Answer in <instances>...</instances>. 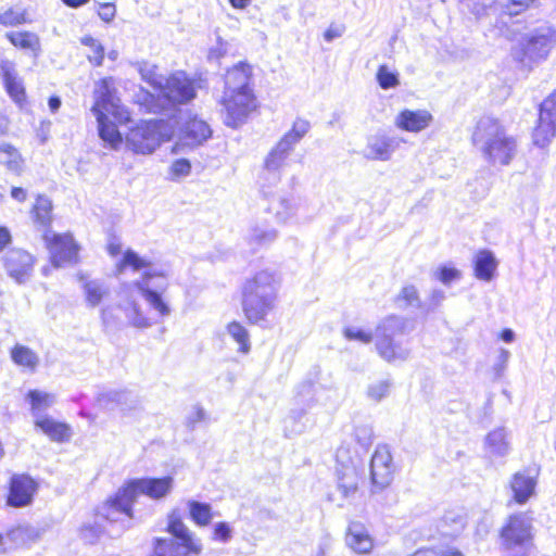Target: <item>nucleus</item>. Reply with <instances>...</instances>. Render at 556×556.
I'll return each mask as SVG.
<instances>
[{
	"mask_svg": "<svg viewBox=\"0 0 556 556\" xmlns=\"http://www.w3.org/2000/svg\"><path fill=\"white\" fill-rule=\"evenodd\" d=\"M370 478L377 491L388 488L393 482L394 465L392 455L386 446H378L371 456Z\"/></svg>",
	"mask_w": 556,
	"mask_h": 556,
	"instance_id": "dca6fc26",
	"label": "nucleus"
},
{
	"mask_svg": "<svg viewBox=\"0 0 556 556\" xmlns=\"http://www.w3.org/2000/svg\"><path fill=\"white\" fill-rule=\"evenodd\" d=\"M0 77L3 88L10 99L20 108L28 105V96L23 79L15 73L14 68L8 65L0 66Z\"/></svg>",
	"mask_w": 556,
	"mask_h": 556,
	"instance_id": "aec40b11",
	"label": "nucleus"
},
{
	"mask_svg": "<svg viewBox=\"0 0 556 556\" xmlns=\"http://www.w3.org/2000/svg\"><path fill=\"white\" fill-rule=\"evenodd\" d=\"M497 261L490 250H479L473 261V275L479 280L490 281L494 278Z\"/></svg>",
	"mask_w": 556,
	"mask_h": 556,
	"instance_id": "393cba45",
	"label": "nucleus"
},
{
	"mask_svg": "<svg viewBox=\"0 0 556 556\" xmlns=\"http://www.w3.org/2000/svg\"><path fill=\"white\" fill-rule=\"evenodd\" d=\"M151 265L152 263L149 260L141 257L134 250L127 249L124 251L122 258L115 264V271L123 274L128 268L137 271L149 268Z\"/></svg>",
	"mask_w": 556,
	"mask_h": 556,
	"instance_id": "7c9ffc66",
	"label": "nucleus"
},
{
	"mask_svg": "<svg viewBox=\"0 0 556 556\" xmlns=\"http://www.w3.org/2000/svg\"><path fill=\"white\" fill-rule=\"evenodd\" d=\"M48 104H49V108L51 110V112H56L60 106H61V100L59 97L56 96H51L49 99H48Z\"/></svg>",
	"mask_w": 556,
	"mask_h": 556,
	"instance_id": "052dcab7",
	"label": "nucleus"
},
{
	"mask_svg": "<svg viewBox=\"0 0 556 556\" xmlns=\"http://www.w3.org/2000/svg\"><path fill=\"white\" fill-rule=\"evenodd\" d=\"M189 517L198 527H206L212 522L214 513L208 503L189 501L187 503Z\"/></svg>",
	"mask_w": 556,
	"mask_h": 556,
	"instance_id": "c756f323",
	"label": "nucleus"
},
{
	"mask_svg": "<svg viewBox=\"0 0 556 556\" xmlns=\"http://www.w3.org/2000/svg\"><path fill=\"white\" fill-rule=\"evenodd\" d=\"M52 211V202L43 195H37L30 211L34 223L43 228L45 231H51L53 222Z\"/></svg>",
	"mask_w": 556,
	"mask_h": 556,
	"instance_id": "cd10ccee",
	"label": "nucleus"
},
{
	"mask_svg": "<svg viewBox=\"0 0 556 556\" xmlns=\"http://www.w3.org/2000/svg\"><path fill=\"white\" fill-rule=\"evenodd\" d=\"M500 338H501L503 341H505V342L509 343V342H511V341L514 340L515 334H514V332H513V330H511V329L506 328V329H503V330L500 332Z\"/></svg>",
	"mask_w": 556,
	"mask_h": 556,
	"instance_id": "e2e57ef3",
	"label": "nucleus"
},
{
	"mask_svg": "<svg viewBox=\"0 0 556 556\" xmlns=\"http://www.w3.org/2000/svg\"><path fill=\"white\" fill-rule=\"evenodd\" d=\"M93 97L94 101L91 111L98 122L99 136L112 148L116 149L123 142L117 124L125 125L129 123L130 113L122 104L111 77L101 78L96 83Z\"/></svg>",
	"mask_w": 556,
	"mask_h": 556,
	"instance_id": "7ed1b4c3",
	"label": "nucleus"
},
{
	"mask_svg": "<svg viewBox=\"0 0 556 556\" xmlns=\"http://www.w3.org/2000/svg\"><path fill=\"white\" fill-rule=\"evenodd\" d=\"M337 475L338 488L345 497L354 495L364 480L358 467L337 468Z\"/></svg>",
	"mask_w": 556,
	"mask_h": 556,
	"instance_id": "a878e982",
	"label": "nucleus"
},
{
	"mask_svg": "<svg viewBox=\"0 0 556 556\" xmlns=\"http://www.w3.org/2000/svg\"><path fill=\"white\" fill-rule=\"evenodd\" d=\"M26 397L29 401L33 410L49 407L53 402L52 395L38 390H29Z\"/></svg>",
	"mask_w": 556,
	"mask_h": 556,
	"instance_id": "58836bf2",
	"label": "nucleus"
},
{
	"mask_svg": "<svg viewBox=\"0 0 556 556\" xmlns=\"http://www.w3.org/2000/svg\"><path fill=\"white\" fill-rule=\"evenodd\" d=\"M10 356L15 365L29 371H35L39 364L37 353L23 344H14L10 351Z\"/></svg>",
	"mask_w": 556,
	"mask_h": 556,
	"instance_id": "c85d7f7f",
	"label": "nucleus"
},
{
	"mask_svg": "<svg viewBox=\"0 0 556 556\" xmlns=\"http://www.w3.org/2000/svg\"><path fill=\"white\" fill-rule=\"evenodd\" d=\"M30 22L31 20L26 10L18 11L14 8H9L0 13V25L3 27H16Z\"/></svg>",
	"mask_w": 556,
	"mask_h": 556,
	"instance_id": "f704fd0d",
	"label": "nucleus"
},
{
	"mask_svg": "<svg viewBox=\"0 0 556 556\" xmlns=\"http://www.w3.org/2000/svg\"><path fill=\"white\" fill-rule=\"evenodd\" d=\"M106 252L112 257H115V256L119 255L121 252H122V244H121V242L117 239H115V238L110 240L109 243L106 244Z\"/></svg>",
	"mask_w": 556,
	"mask_h": 556,
	"instance_id": "6e6d98bb",
	"label": "nucleus"
},
{
	"mask_svg": "<svg viewBox=\"0 0 556 556\" xmlns=\"http://www.w3.org/2000/svg\"><path fill=\"white\" fill-rule=\"evenodd\" d=\"M407 556H435V547L422 546L408 554Z\"/></svg>",
	"mask_w": 556,
	"mask_h": 556,
	"instance_id": "13d9d810",
	"label": "nucleus"
},
{
	"mask_svg": "<svg viewBox=\"0 0 556 556\" xmlns=\"http://www.w3.org/2000/svg\"><path fill=\"white\" fill-rule=\"evenodd\" d=\"M153 276H154V275H152V274H146V275H144V277H146V278H150V277H153Z\"/></svg>",
	"mask_w": 556,
	"mask_h": 556,
	"instance_id": "69168bd1",
	"label": "nucleus"
},
{
	"mask_svg": "<svg viewBox=\"0 0 556 556\" xmlns=\"http://www.w3.org/2000/svg\"><path fill=\"white\" fill-rule=\"evenodd\" d=\"M191 172V163L187 159L175 160L169 168L173 178H179L189 175Z\"/></svg>",
	"mask_w": 556,
	"mask_h": 556,
	"instance_id": "c03bdc74",
	"label": "nucleus"
},
{
	"mask_svg": "<svg viewBox=\"0 0 556 556\" xmlns=\"http://www.w3.org/2000/svg\"><path fill=\"white\" fill-rule=\"evenodd\" d=\"M433 122V116L428 110H402L396 118L395 126L407 132H420L427 129Z\"/></svg>",
	"mask_w": 556,
	"mask_h": 556,
	"instance_id": "412c9836",
	"label": "nucleus"
},
{
	"mask_svg": "<svg viewBox=\"0 0 556 556\" xmlns=\"http://www.w3.org/2000/svg\"><path fill=\"white\" fill-rule=\"evenodd\" d=\"M136 286L141 290L142 295L146 298V300L155 308L159 311V313L164 316L168 313L167 305L163 302L161 295L150 289L143 288L141 283L137 282Z\"/></svg>",
	"mask_w": 556,
	"mask_h": 556,
	"instance_id": "ea45409f",
	"label": "nucleus"
},
{
	"mask_svg": "<svg viewBox=\"0 0 556 556\" xmlns=\"http://www.w3.org/2000/svg\"><path fill=\"white\" fill-rule=\"evenodd\" d=\"M165 531L173 536L155 538L150 556H199L203 552L201 540L188 528L177 510L167 515Z\"/></svg>",
	"mask_w": 556,
	"mask_h": 556,
	"instance_id": "423d86ee",
	"label": "nucleus"
},
{
	"mask_svg": "<svg viewBox=\"0 0 556 556\" xmlns=\"http://www.w3.org/2000/svg\"><path fill=\"white\" fill-rule=\"evenodd\" d=\"M172 476L138 478L127 480L113 495L109 496L101 506V515L109 521H116L114 515L123 514L134 517V503L140 495L152 500L166 497L173 490Z\"/></svg>",
	"mask_w": 556,
	"mask_h": 556,
	"instance_id": "20e7f679",
	"label": "nucleus"
},
{
	"mask_svg": "<svg viewBox=\"0 0 556 556\" xmlns=\"http://www.w3.org/2000/svg\"><path fill=\"white\" fill-rule=\"evenodd\" d=\"M12 242V235L8 227L0 226V252H2Z\"/></svg>",
	"mask_w": 556,
	"mask_h": 556,
	"instance_id": "864d4df0",
	"label": "nucleus"
},
{
	"mask_svg": "<svg viewBox=\"0 0 556 556\" xmlns=\"http://www.w3.org/2000/svg\"><path fill=\"white\" fill-rule=\"evenodd\" d=\"M279 282L273 271L263 269L247 278L240 289V305L248 325H263L274 312Z\"/></svg>",
	"mask_w": 556,
	"mask_h": 556,
	"instance_id": "39448f33",
	"label": "nucleus"
},
{
	"mask_svg": "<svg viewBox=\"0 0 556 556\" xmlns=\"http://www.w3.org/2000/svg\"><path fill=\"white\" fill-rule=\"evenodd\" d=\"M116 14V7L112 2L100 3L98 8L99 17L105 22L111 23Z\"/></svg>",
	"mask_w": 556,
	"mask_h": 556,
	"instance_id": "de8ad7c7",
	"label": "nucleus"
},
{
	"mask_svg": "<svg viewBox=\"0 0 556 556\" xmlns=\"http://www.w3.org/2000/svg\"><path fill=\"white\" fill-rule=\"evenodd\" d=\"M406 332V321L399 316L390 315L378 323L374 337L375 346L379 356L389 363L404 359L407 352L399 338Z\"/></svg>",
	"mask_w": 556,
	"mask_h": 556,
	"instance_id": "9d476101",
	"label": "nucleus"
},
{
	"mask_svg": "<svg viewBox=\"0 0 556 556\" xmlns=\"http://www.w3.org/2000/svg\"><path fill=\"white\" fill-rule=\"evenodd\" d=\"M357 459L356 453L350 444H340L334 453V460L337 468L346 469V467H357L355 460Z\"/></svg>",
	"mask_w": 556,
	"mask_h": 556,
	"instance_id": "c9c22d12",
	"label": "nucleus"
},
{
	"mask_svg": "<svg viewBox=\"0 0 556 556\" xmlns=\"http://www.w3.org/2000/svg\"><path fill=\"white\" fill-rule=\"evenodd\" d=\"M309 124L306 121H296L291 129L287 131L269 152L266 159V165L271 168L278 167L287 155L293 150V147L308 131Z\"/></svg>",
	"mask_w": 556,
	"mask_h": 556,
	"instance_id": "2eb2a0df",
	"label": "nucleus"
},
{
	"mask_svg": "<svg viewBox=\"0 0 556 556\" xmlns=\"http://www.w3.org/2000/svg\"><path fill=\"white\" fill-rule=\"evenodd\" d=\"M535 0H505L504 7L509 15H518L528 10Z\"/></svg>",
	"mask_w": 556,
	"mask_h": 556,
	"instance_id": "37998d69",
	"label": "nucleus"
},
{
	"mask_svg": "<svg viewBox=\"0 0 556 556\" xmlns=\"http://www.w3.org/2000/svg\"><path fill=\"white\" fill-rule=\"evenodd\" d=\"M344 543L356 555H369L376 546L375 539L368 528L357 520L349 522L344 532Z\"/></svg>",
	"mask_w": 556,
	"mask_h": 556,
	"instance_id": "a211bd4d",
	"label": "nucleus"
},
{
	"mask_svg": "<svg viewBox=\"0 0 556 556\" xmlns=\"http://www.w3.org/2000/svg\"><path fill=\"white\" fill-rule=\"evenodd\" d=\"M438 278L442 283L448 285L460 278V271L455 267L442 266L438 270Z\"/></svg>",
	"mask_w": 556,
	"mask_h": 556,
	"instance_id": "49530a36",
	"label": "nucleus"
},
{
	"mask_svg": "<svg viewBox=\"0 0 556 556\" xmlns=\"http://www.w3.org/2000/svg\"><path fill=\"white\" fill-rule=\"evenodd\" d=\"M101 323L105 328H109L116 323V316L113 307H104L100 312Z\"/></svg>",
	"mask_w": 556,
	"mask_h": 556,
	"instance_id": "3c124183",
	"label": "nucleus"
},
{
	"mask_svg": "<svg viewBox=\"0 0 556 556\" xmlns=\"http://www.w3.org/2000/svg\"><path fill=\"white\" fill-rule=\"evenodd\" d=\"M83 43L87 45V46H90V47H96V64L97 65H100L104 59V50L101 46L97 45L96 40L91 37H86L83 39Z\"/></svg>",
	"mask_w": 556,
	"mask_h": 556,
	"instance_id": "603ef678",
	"label": "nucleus"
},
{
	"mask_svg": "<svg viewBox=\"0 0 556 556\" xmlns=\"http://www.w3.org/2000/svg\"><path fill=\"white\" fill-rule=\"evenodd\" d=\"M390 393V383L388 381H378L368 387L367 394L374 401H381Z\"/></svg>",
	"mask_w": 556,
	"mask_h": 556,
	"instance_id": "79ce46f5",
	"label": "nucleus"
},
{
	"mask_svg": "<svg viewBox=\"0 0 556 556\" xmlns=\"http://www.w3.org/2000/svg\"><path fill=\"white\" fill-rule=\"evenodd\" d=\"M0 153L5 155L4 165L7 169L15 174H21L24 167V159L18 149L12 143L0 144Z\"/></svg>",
	"mask_w": 556,
	"mask_h": 556,
	"instance_id": "72a5a7b5",
	"label": "nucleus"
},
{
	"mask_svg": "<svg viewBox=\"0 0 556 556\" xmlns=\"http://www.w3.org/2000/svg\"><path fill=\"white\" fill-rule=\"evenodd\" d=\"M218 104L224 124L233 129L245 124L258 111L260 103L254 91L253 67L250 63L240 61L226 70Z\"/></svg>",
	"mask_w": 556,
	"mask_h": 556,
	"instance_id": "f257e3e1",
	"label": "nucleus"
},
{
	"mask_svg": "<svg viewBox=\"0 0 556 556\" xmlns=\"http://www.w3.org/2000/svg\"><path fill=\"white\" fill-rule=\"evenodd\" d=\"M11 197L18 202H25L27 199V192L22 187H13L11 189Z\"/></svg>",
	"mask_w": 556,
	"mask_h": 556,
	"instance_id": "bf43d9fd",
	"label": "nucleus"
},
{
	"mask_svg": "<svg viewBox=\"0 0 556 556\" xmlns=\"http://www.w3.org/2000/svg\"><path fill=\"white\" fill-rule=\"evenodd\" d=\"M83 291L87 304L91 307L100 305L109 295L108 288L99 281L88 280L83 283Z\"/></svg>",
	"mask_w": 556,
	"mask_h": 556,
	"instance_id": "2f4dec72",
	"label": "nucleus"
},
{
	"mask_svg": "<svg viewBox=\"0 0 556 556\" xmlns=\"http://www.w3.org/2000/svg\"><path fill=\"white\" fill-rule=\"evenodd\" d=\"M39 428L51 441L63 443L70 441L73 431L68 424L43 416L35 420Z\"/></svg>",
	"mask_w": 556,
	"mask_h": 556,
	"instance_id": "b1692460",
	"label": "nucleus"
},
{
	"mask_svg": "<svg viewBox=\"0 0 556 556\" xmlns=\"http://www.w3.org/2000/svg\"><path fill=\"white\" fill-rule=\"evenodd\" d=\"M231 538V529L225 521L217 522L212 532V539L214 541L227 542Z\"/></svg>",
	"mask_w": 556,
	"mask_h": 556,
	"instance_id": "a18cd8bd",
	"label": "nucleus"
},
{
	"mask_svg": "<svg viewBox=\"0 0 556 556\" xmlns=\"http://www.w3.org/2000/svg\"><path fill=\"white\" fill-rule=\"evenodd\" d=\"M131 309H132L134 315L131 316L130 324L134 327L147 328V327L151 326V324H152L151 320L148 317L141 315V313L139 312L138 305L136 303H131Z\"/></svg>",
	"mask_w": 556,
	"mask_h": 556,
	"instance_id": "09e8293b",
	"label": "nucleus"
},
{
	"mask_svg": "<svg viewBox=\"0 0 556 556\" xmlns=\"http://www.w3.org/2000/svg\"><path fill=\"white\" fill-rule=\"evenodd\" d=\"M2 542H3V535L0 534V543H2Z\"/></svg>",
	"mask_w": 556,
	"mask_h": 556,
	"instance_id": "338daca9",
	"label": "nucleus"
},
{
	"mask_svg": "<svg viewBox=\"0 0 556 556\" xmlns=\"http://www.w3.org/2000/svg\"><path fill=\"white\" fill-rule=\"evenodd\" d=\"M38 483L29 475H13L9 481L7 504L11 507H24L31 503Z\"/></svg>",
	"mask_w": 556,
	"mask_h": 556,
	"instance_id": "f3484780",
	"label": "nucleus"
},
{
	"mask_svg": "<svg viewBox=\"0 0 556 556\" xmlns=\"http://www.w3.org/2000/svg\"><path fill=\"white\" fill-rule=\"evenodd\" d=\"M228 334L239 344L238 352L248 354L251 350L250 336L248 329L238 320H231L227 324Z\"/></svg>",
	"mask_w": 556,
	"mask_h": 556,
	"instance_id": "473e14b6",
	"label": "nucleus"
},
{
	"mask_svg": "<svg viewBox=\"0 0 556 556\" xmlns=\"http://www.w3.org/2000/svg\"><path fill=\"white\" fill-rule=\"evenodd\" d=\"M539 471V468H525L511 476L509 488L513 492L514 503L523 505L534 495Z\"/></svg>",
	"mask_w": 556,
	"mask_h": 556,
	"instance_id": "6ab92c4d",
	"label": "nucleus"
},
{
	"mask_svg": "<svg viewBox=\"0 0 556 556\" xmlns=\"http://www.w3.org/2000/svg\"><path fill=\"white\" fill-rule=\"evenodd\" d=\"M556 136V89L540 104L539 117L532 131V141L536 147L544 148Z\"/></svg>",
	"mask_w": 556,
	"mask_h": 556,
	"instance_id": "ddd939ff",
	"label": "nucleus"
},
{
	"mask_svg": "<svg viewBox=\"0 0 556 556\" xmlns=\"http://www.w3.org/2000/svg\"><path fill=\"white\" fill-rule=\"evenodd\" d=\"M5 39L18 51L37 59L42 52L41 39L35 31L21 29L9 31Z\"/></svg>",
	"mask_w": 556,
	"mask_h": 556,
	"instance_id": "4be33fe9",
	"label": "nucleus"
},
{
	"mask_svg": "<svg viewBox=\"0 0 556 556\" xmlns=\"http://www.w3.org/2000/svg\"><path fill=\"white\" fill-rule=\"evenodd\" d=\"M37 258L27 250L13 248L3 256V268L16 283H25L31 276Z\"/></svg>",
	"mask_w": 556,
	"mask_h": 556,
	"instance_id": "4468645a",
	"label": "nucleus"
},
{
	"mask_svg": "<svg viewBox=\"0 0 556 556\" xmlns=\"http://www.w3.org/2000/svg\"><path fill=\"white\" fill-rule=\"evenodd\" d=\"M166 122L162 119L140 121L126 134V144L137 154H150L162 142L170 139L165 135Z\"/></svg>",
	"mask_w": 556,
	"mask_h": 556,
	"instance_id": "9b49d317",
	"label": "nucleus"
},
{
	"mask_svg": "<svg viewBox=\"0 0 556 556\" xmlns=\"http://www.w3.org/2000/svg\"><path fill=\"white\" fill-rule=\"evenodd\" d=\"M67 7L70 8H78V7H81L84 4H86L87 2H89L90 0H62Z\"/></svg>",
	"mask_w": 556,
	"mask_h": 556,
	"instance_id": "0e129e2a",
	"label": "nucleus"
},
{
	"mask_svg": "<svg viewBox=\"0 0 556 556\" xmlns=\"http://www.w3.org/2000/svg\"><path fill=\"white\" fill-rule=\"evenodd\" d=\"M369 154L375 160L386 161L390 157L393 146L391 140L386 138L376 139L368 146Z\"/></svg>",
	"mask_w": 556,
	"mask_h": 556,
	"instance_id": "e433bc0d",
	"label": "nucleus"
},
{
	"mask_svg": "<svg viewBox=\"0 0 556 556\" xmlns=\"http://www.w3.org/2000/svg\"><path fill=\"white\" fill-rule=\"evenodd\" d=\"M343 336L349 341H359L362 343H370L374 338L371 332L353 327L344 328Z\"/></svg>",
	"mask_w": 556,
	"mask_h": 556,
	"instance_id": "a19ab883",
	"label": "nucleus"
},
{
	"mask_svg": "<svg viewBox=\"0 0 556 556\" xmlns=\"http://www.w3.org/2000/svg\"><path fill=\"white\" fill-rule=\"evenodd\" d=\"M397 300L405 304H413L418 301V292L414 286H406L402 288L397 295Z\"/></svg>",
	"mask_w": 556,
	"mask_h": 556,
	"instance_id": "8fccbe9b",
	"label": "nucleus"
},
{
	"mask_svg": "<svg viewBox=\"0 0 556 556\" xmlns=\"http://www.w3.org/2000/svg\"><path fill=\"white\" fill-rule=\"evenodd\" d=\"M435 556H464V554L456 547L446 546L443 549L435 547Z\"/></svg>",
	"mask_w": 556,
	"mask_h": 556,
	"instance_id": "4d7b16f0",
	"label": "nucleus"
},
{
	"mask_svg": "<svg viewBox=\"0 0 556 556\" xmlns=\"http://www.w3.org/2000/svg\"><path fill=\"white\" fill-rule=\"evenodd\" d=\"M342 30L343 28L341 26H338V25H331L329 26L325 33H324V38L327 40V41H331L333 40L334 38H338L341 36L342 34Z\"/></svg>",
	"mask_w": 556,
	"mask_h": 556,
	"instance_id": "5fc2aeb1",
	"label": "nucleus"
},
{
	"mask_svg": "<svg viewBox=\"0 0 556 556\" xmlns=\"http://www.w3.org/2000/svg\"><path fill=\"white\" fill-rule=\"evenodd\" d=\"M42 240L53 267L60 268L79 262L80 245L71 231H43Z\"/></svg>",
	"mask_w": 556,
	"mask_h": 556,
	"instance_id": "f8f14e48",
	"label": "nucleus"
},
{
	"mask_svg": "<svg viewBox=\"0 0 556 556\" xmlns=\"http://www.w3.org/2000/svg\"><path fill=\"white\" fill-rule=\"evenodd\" d=\"M147 83L154 89L155 94L140 89L135 103L148 113H162L192 102L198 96V84L184 71L173 72L165 78L150 75Z\"/></svg>",
	"mask_w": 556,
	"mask_h": 556,
	"instance_id": "f03ea898",
	"label": "nucleus"
},
{
	"mask_svg": "<svg viewBox=\"0 0 556 556\" xmlns=\"http://www.w3.org/2000/svg\"><path fill=\"white\" fill-rule=\"evenodd\" d=\"M230 5L237 10H243L251 3V0H229Z\"/></svg>",
	"mask_w": 556,
	"mask_h": 556,
	"instance_id": "680f3d73",
	"label": "nucleus"
},
{
	"mask_svg": "<svg viewBox=\"0 0 556 556\" xmlns=\"http://www.w3.org/2000/svg\"><path fill=\"white\" fill-rule=\"evenodd\" d=\"M532 522L523 513H514L506 517L498 529L501 546L506 552L519 549L508 556H531L533 544Z\"/></svg>",
	"mask_w": 556,
	"mask_h": 556,
	"instance_id": "1a4fd4ad",
	"label": "nucleus"
},
{
	"mask_svg": "<svg viewBox=\"0 0 556 556\" xmlns=\"http://www.w3.org/2000/svg\"><path fill=\"white\" fill-rule=\"evenodd\" d=\"M556 48V28L543 24L526 33L513 48L516 62L532 67L548 59Z\"/></svg>",
	"mask_w": 556,
	"mask_h": 556,
	"instance_id": "6e6552de",
	"label": "nucleus"
},
{
	"mask_svg": "<svg viewBox=\"0 0 556 556\" xmlns=\"http://www.w3.org/2000/svg\"><path fill=\"white\" fill-rule=\"evenodd\" d=\"M212 136V130L206 122L197 116L188 118L181 130L180 137L190 146H199Z\"/></svg>",
	"mask_w": 556,
	"mask_h": 556,
	"instance_id": "5701e85b",
	"label": "nucleus"
},
{
	"mask_svg": "<svg viewBox=\"0 0 556 556\" xmlns=\"http://www.w3.org/2000/svg\"><path fill=\"white\" fill-rule=\"evenodd\" d=\"M485 139L484 156L494 164L508 165L516 154V140L506 134L503 124L493 117L477 123L472 134V141L480 142Z\"/></svg>",
	"mask_w": 556,
	"mask_h": 556,
	"instance_id": "0eeeda50",
	"label": "nucleus"
},
{
	"mask_svg": "<svg viewBox=\"0 0 556 556\" xmlns=\"http://www.w3.org/2000/svg\"><path fill=\"white\" fill-rule=\"evenodd\" d=\"M376 78L379 86L384 90L394 88L400 84L397 74L391 72L384 64L378 67Z\"/></svg>",
	"mask_w": 556,
	"mask_h": 556,
	"instance_id": "4c0bfd02",
	"label": "nucleus"
},
{
	"mask_svg": "<svg viewBox=\"0 0 556 556\" xmlns=\"http://www.w3.org/2000/svg\"><path fill=\"white\" fill-rule=\"evenodd\" d=\"M5 538L12 548H28L38 541L39 533L30 527L18 525L9 529Z\"/></svg>",
	"mask_w": 556,
	"mask_h": 556,
	"instance_id": "bb28decb",
	"label": "nucleus"
}]
</instances>
